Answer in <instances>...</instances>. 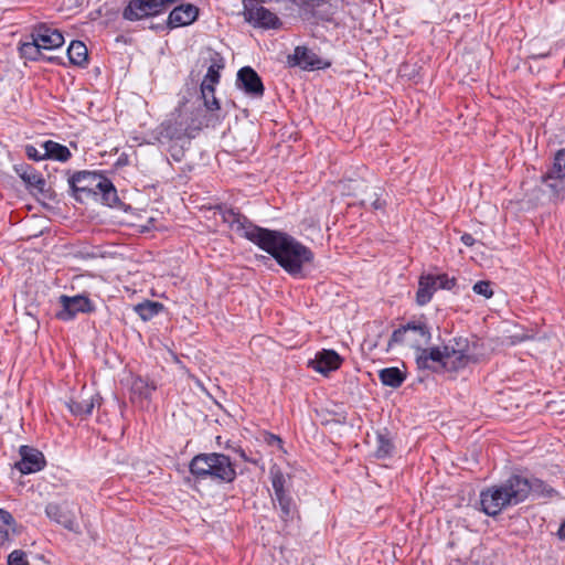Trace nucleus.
<instances>
[{
  "label": "nucleus",
  "mask_w": 565,
  "mask_h": 565,
  "mask_svg": "<svg viewBox=\"0 0 565 565\" xmlns=\"http://www.w3.org/2000/svg\"><path fill=\"white\" fill-rule=\"evenodd\" d=\"M189 470L196 481H211L217 484L232 483L237 477L231 458L221 452L194 456L189 463Z\"/></svg>",
  "instance_id": "3"
},
{
  "label": "nucleus",
  "mask_w": 565,
  "mask_h": 565,
  "mask_svg": "<svg viewBox=\"0 0 565 565\" xmlns=\"http://www.w3.org/2000/svg\"><path fill=\"white\" fill-rule=\"evenodd\" d=\"M222 221L238 236L252 242L269 254L277 264L295 278L303 277V267L311 264L313 252L291 235L260 227L238 210L218 206Z\"/></svg>",
  "instance_id": "1"
},
{
  "label": "nucleus",
  "mask_w": 565,
  "mask_h": 565,
  "mask_svg": "<svg viewBox=\"0 0 565 565\" xmlns=\"http://www.w3.org/2000/svg\"><path fill=\"white\" fill-rule=\"evenodd\" d=\"M395 446L390 436V433L384 429L383 431H379L376 436V448H375V457L377 459H386L393 456Z\"/></svg>",
  "instance_id": "30"
},
{
  "label": "nucleus",
  "mask_w": 565,
  "mask_h": 565,
  "mask_svg": "<svg viewBox=\"0 0 565 565\" xmlns=\"http://www.w3.org/2000/svg\"><path fill=\"white\" fill-rule=\"evenodd\" d=\"M8 565H30L26 553L22 550H14L8 555Z\"/></svg>",
  "instance_id": "37"
},
{
  "label": "nucleus",
  "mask_w": 565,
  "mask_h": 565,
  "mask_svg": "<svg viewBox=\"0 0 565 565\" xmlns=\"http://www.w3.org/2000/svg\"><path fill=\"white\" fill-rule=\"evenodd\" d=\"M553 161L556 163V171H559L561 168L562 172L565 174V148L555 153Z\"/></svg>",
  "instance_id": "42"
},
{
  "label": "nucleus",
  "mask_w": 565,
  "mask_h": 565,
  "mask_svg": "<svg viewBox=\"0 0 565 565\" xmlns=\"http://www.w3.org/2000/svg\"><path fill=\"white\" fill-rule=\"evenodd\" d=\"M529 479L512 475L498 486L487 488L480 493L481 510L489 516H497L510 505L525 501L531 494Z\"/></svg>",
  "instance_id": "2"
},
{
  "label": "nucleus",
  "mask_w": 565,
  "mask_h": 565,
  "mask_svg": "<svg viewBox=\"0 0 565 565\" xmlns=\"http://www.w3.org/2000/svg\"><path fill=\"white\" fill-rule=\"evenodd\" d=\"M67 56L70 60V63L79 66L85 67L88 63V51L84 42L74 40L71 42L68 49H67Z\"/></svg>",
  "instance_id": "28"
},
{
  "label": "nucleus",
  "mask_w": 565,
  "mask_h": 565,
  "mask_svg": "<svg viewBox=\"0 0 565 565\" xmlns=\"http://www.w3.org/2000/svg\"><path fill=\"white\" fill-rule=\"evenodd\" d=\"M203 126L202 109L180 108L161 125V135L169 140L192 139Z\"/></svg>",
  "instance_id": "4"
},
{
  "label": "nucleus",
  "mask_w": 565,
  "mask_h": 565,
  "mask_svg": "<svg viewBox=\"0 0 565 565\" xmlns=\"http://www.w3.org/2000/svg\"><path fill=\"white\" fill-rule=\"evenodd\" d=\"M416 365L419 370L431 372L448 371L447 349L443 347H424L416 353Z\"/></svg>",
  "instance_id": "9"
},
{
  "label": "nucleus",
  "mask_w": 565,
  "mask_h": 565,
  "mask_svg": "<svg viewBox=\"0 0 565 565\" xmlns=\"http://www.w3.org/2000/svg\"><path fill=\"white\" fill-rule=\"evenodd\" d=\"M224 67L223 57L218 53H214L211 58V64L207 67V72L201 83V93L207 92V94L215 92V85L218 84L221 75L220 71Z\"/></svg>",
  "instance_id": "21"
},
{
  "label": "nucleus",
  "mask_w": 565,
  "mask_h": 565,
  "mask_svg": "<svg viewBox=\"0 0 565 565\" xmlns=\"http://www.w3.org/2000/svg\"><path fill=\"white\" fill-rule=\"evenodd\" d=\"M246 19L248 21L253 20L257 25L266 29H276L281 24L279 18L264 7L256 9L248 8L246 10Z\"/></svg>",
  "instance_id": "22"
},
{
  "label": "nucleus",
  "mask_w": 565,
  "mask_h": 565,
  "mask_svg": "<svg viewBox=\"0 0 565 565\" xmlns=\"http://www.w3.org/2000/svg\"><path fill=\"white\" fill-rule=\"evenodd\" d=\"M373 196H374V199L362 200L361 204L363 206H366L367 204H370L374 210L382 209L384 206V202L381 201V199L379 198V193L376 191L373 192Z\"/></svg>",
  "instance_id": "41"
},
{
  "label": "nucleus",
  "mask_w": 565,
  "mask_h": 565,
  "mask_svg": "<svg viewBox=\"0 0 565 565\" xmlns=\"http://www.w3.org/2000/svg\"><path fill=\"white\" fill-rule=\"evenodd\" d=\"M96 171H77L68 178L70 189L72 195L78 202H84L90 199L93 193L94 182L96 181Z\"/></svg>",
  "instance_id": "12"
},
{
  "label": "nucleus",
  "mask_w": 565,
  "mask_h": 565,
  "mask_svg": "<svg viewBox=\"0 0 565 565\" xmlns=\"http://www.w3.org/2000/svg\"><path fill=\"white\" fill-rule=\"evenodd\" d=\"M234 450L238 454V456H239L244 461H246V462H249V461H250V459L247 457V455H246V452H245V450H244L243 448L238 447V448H234Z\"/></svg>",
  "instance_id": "45"
},
{
  "label": "nucleus",
  "mask_w": 565,
  "mask_h": 565,
  "mask_svg": "<svg viewBox=\"0 0 565 565\" xmlns=\"http://www.w3.org/2000/svg\"><path fill=\"white\" fill-rule=\"evenodd\" d=\"M437 290L436 279L434 275H422L418 280V288L416 291V302L418 306L427 305Z\"/></svg>",
  "instance_id": "24"
},
{
  "label": "nucleus",
  "mask_w": 565,
  "mask_h": 565,
  "mask_svg": "<svg viewBox=\"0 0 565 565\" xmlns=\"http://www.w3.org/2000/svg\"><path fill=\"white\" fill-rule=\"evenodd\" d=\"M557 535L559 540L565 541V521L561 523Z\"/></svg>",
  "instance_id": "46"
},
{
  "label": "nucleus",
  "mask_w": 565,
  "mask_h": 565,
  "mask_svg": "<svg viewBox=\"0 0 565 565\" xmlns=\"http://www.w3.org/2000/svg\"><path fill=\"white\" fill-rule=\"evenodd\" d=\"M431 340V327L424 316L414 317L405 324H401L395 329L388 340L387 349L397 345L414 349L416 353Z\"/></svg>",
  "instance_id": "6"
},
{
  "label": "nucleus",
  "mask_w": 565,
  "mask_h": 565,
  "mask_svg": "<svg viewBox=\"0 0 565 565\" xmlns=\"http://www.w3.org/2000/svg\"><path fill=\"white\" fill-rule=\"evenodd\" d=\"M529 201L535 205L557 204L565 200V174L556 171V163L540 177L539 183L527 192Z\"/></svg>",
  "instance_id": "5"
},
{
  "label": "nucleus",
  "mask_w": 565,
  "mask_h": 565,
  "mask_svg": "<svg viewBox=\"0 0 565 565\" xmlns=\"http://www.w3.org/2000/svg\"><path fill=\"white\" fill-rule=\"evenodd\" d=\"M443 349H447V365L450 372L465 369L472 360L467 338L455 337L444 344Z\"/></svg>",
  "instance_id": "8"
},
{
  "label": "nucleus",
  "mask_w": 565,
  "mask_h": 565,
  "mask_svg": "<svg viewBox=\"0 0 565 565\" xmlns=\"http://www.w3.org/2000/svg\"><path fill=\"white\" fill-rule=\"evenodd\" d=\"M475 294L489 299L493 296L492 285L489 280H479L472 286Z\"/></svg>",
  "instance_id": "36"
},
{
  "label": "nucleus",
  "mask_w": 565,
  "mask_h": 565,
  "mask_svg": "<svg viewBox=\"0 0 565 565\" xmlns=\"http://www.w3.org/2000/svg\"><path fill=\"white\" fill-rule=\"evenodd\" d=\"M434 279H436L437 289L451 290L457 284L455 277H448L446 274L434 276Z\"/></svg>",
  "instance_id": "38"
},
{
  "label": "nucleus",
  "mask_w": 565,
  "mask_h": 565,
  "mask_svg": "<svg viewBox=\"0 0 565 565\" xmlns=\"http://www.w3.org/2000/svg\"><path fill=\"white\" fill-rule=\"evenodd\" d=\"M271 486L274 489V497L288 494L286 490V477L277 466H273L269 470Z\"/></svg>",
  "instance_id": "34"
},
{
  "label": "nucleus",
  "mask_w": 565,
  "mask_h": 565,
  "mask_svg": "<svg viewBox=\"0 0 565 565\" xmlns=\"http://www.w3.org/2000/svg\"><path fill=\"white\" fill-rule=\"evenodd\" d=\"M25 154L29 159L34 160V161H41L43 159H46V156H43V152H41L33 145L25 146Z\"/></svg>",
  "instance_id": "40"
},
{
  "label": "nucleus",
  "mask_w": 565,
  "mask_h": 565,
  "mask_svg": "<svg viewBox=\"0 0 565 565\" xmlns=\"http://www.w3.org/2000/svg\"><path fill=\"white\" fill-rule=\"evenodd\" d=\"M169 151L174 161H177V162L182 161V159L184 157V149L182 146L181 147L172 146Z\"/></svg>",
  "instance_id": "43"
},
{
  "label": "nucleus",
  "mask_w": 565,
  "mask_h": 565,
  "mask_svg": "<svg viewBox=\"0 0 565 565\" xmlns=\"http://www.w3.org/2000/svg\"><path fill=\"white\" fill-rule=\"evenodd\" d=\"M42 148L44 149L43 156H46V159H53L60 162H66L72 153L70 149L53 140H46L42 143Z\"/></svg>",
  "instance_id": "29"
},
{
  "label": "nucleus",
  "mask_w": 565,
  "mask_h": 565,
  "mask_svg": "<svg viewBox=\"0 0 565 565\" xmlns=\"http://www.w3.org/2000/svg\"><path fill=\"white\" fill-rule=\"evenodd\" d=\"M214 94H215V92L211 93V94H207V92H205V94L201 93L204 106H205L206 110H209V111H214V110L220 109V103Z\"/></svg>",
  "instance_id": "39"
},
{
  "label": "nucleus",
  "mask_w": 565,
  "mask_h": 565,
  "mask_svg": "<svg viewBox=\"0 0 565 565\" xmlns=\"http://www.w3.org/2000/svg\"><path fill=\"white\" fill-rule=\"evenodd\" d=\"M156 388L153 382L141 376L135 377L131 383V394L140 399H149Z\"/></svg>",
  "instance_id": "33"
},
{
  "label": "nucleus",
  "mask_w": 565,
  "mask_h": 565,
  "mask_svg": "<svg viewBox=\"0 0 565 565\" xmlns=\"http://www.w3.org/2000/svg\"><path fill=\"white\" fill-rule=\"evenodd\" d=\"M45 514L51 520L61 524L66 530L79 533V525L76 522L74 513L68 509L66 503L50 502L45 507Z\"/></svg>",
  "instance_id": "15"
},
{
  "label": "nucleus",
  "mask_w": 565,
  "mask_h": 565,
  "mask_svg": "<svg viewBox=\"0 0 565 565\" xmlns=\"http://www.w3.org/2000/svg\"><path fill=\"white\" fill-rule=\"evenodd\" d=\"M14 534H17L14 518L7 510L0 509V546L10 544Z\"/></svg>",
  "instance_id": "25"
},
{
  "label": "nucleus",
  "mask_w": 565,
  "mask_h": 565,
  "mask_svg": "<svg viewBox=\"0 0 565 565\" xmlns=\"http://www.w3.org/2000/svg\"><path fill=\"white\" fill-rule=\"evenodd\" d=\"M20 456L21 459L14 463V467L23 475L38 472L45 466L43 454L32 447L21 446Z\"/></svg>",
  "instance_id": "17"
},
{
  "label": "nucleus",
  "mask_w": 565,
  "mask_h": 565,
  "mask_svg": "<svg viewBox=\"0 0 565 565\" xmlns=\"http://www.w3.org/2000/svg\"><path fill=\"white\" fill-rule=\"evenodd\" d=\"M529 486L531 487V493L537 497L552 498L556 494V491L547 486L543 480L537 478L529 479Z\"/></svg>",
  "instance_id": "35"
},
{
  "label": "nucleus",
  "mask_w": 565,
  "mask_h": 565,
  "mask_svg": "<svg viewBox=\"0 0 565 565\" xmlns=\"http://www.w3.org/2000/svg\"><path fill=\"white\" fill-rule=\"evenodd\" d=\"M30 38H34V41L39 43L42 51L58 49L64 44L63 34L57 29L51 28L44 23L35 25Z\"/></svg>",
  "instance_id": "14"
},
{
  "label": "nucleus",
  "mask_w": 565,
  "mask_h": 565,
  "mask_svg": "<svg viewBox=\"0 0 565 565\" xmlns=\"http://www.w3.org/2000/svg\"><path fill=\"white\" fill-rule=\"evenodd\" d=\"M169 6V0H130L122 11L127 21H139L160 14Z\"/></svg>",
  "instance_id": "7"
},
{
  "label": "nucleus",
  "mask_w": 565,
  "mask_h": 565,
  "mask_svg": "<svg viewBox=\"0 0 565 565\" xmlns=\"http://www.w3.org/2000/svg\"><path fill=\"white\" fill-rule=\"evenodd\" d=\"M267 440L270 445H273L274 443H277L279 445L281 444V439L278 436L273 435V434L269 435V438Z\"/></svg>",
  "instance_id": "47"
},
{
  "label": "nucleus",
  "mask_w": 565,
  "mask_h": 565,
  "mask_svg": "<svg viewBox=\"0 0 565 565\" xmlns=\"http://www.w3.org/2000/svg\"><path fill=\"white\" fill-rule=\"evenodd\" d=\"M288 62L291 66H299L302 70L322 68V63L318 55L305 46H297L294 54L289 55Z\"/></svg>",
  "instance_id": "20"
},
{
  "label": "nucleus",
  "mask_w": 565,
  "mask_h": 565,
  "mask_svg": "<svg viewBox=\"0 0 565 565\" xmlns=\"http://www.w3.org/2000/svg\"><path fill=\"white\" fill-rule=\"evenodd\" d=\"M15 173L25 183L26 189L44 199H52V190L46 186V181L40 172L28 163H19L13 167Z\"/></svg>",
  "instance_id": "11"
},
{
  "label": "nucleus",
  "mask_w": 565,
  "mask_h": 565,
  "mask_svg": "<svg viewBox=\"0 0 565 565\" xmlns=\"http://www.w3.org/2000/svg\"><path fill=\"white\" fill-rule=\"evenodd\" d=\"M98 399V395L81 396L79 398L71 399L67 403V408L74 416L85 418L92 414Z\"/></svg>",
  "instance_id": "23"
},
{
  "label": "nucleus",
  "mask_w": 565,
  "mask_h": 565,
  "mask_svg": "<svg viewBox=\"0 0 565 565\" xmlns=\"http://www.w3.org/2000/svg\"><path fill=\"white\" fill-rule=\"evenodd\" d=\"M96 179L89 200H100L104 204L114 206L119 201L115 185L108 178L99 172H96Z\"/></svg>",
  "instance_id": "18"
},
{
  "label": "nucleus",
  "mask_w": 565,
  "mask_h": 565,
  "mask_svg": "<svg viewBox=\"0 0 565 565\" xmlns=\"http://www.w3.org/2000/svg\"><path fill=\"white\" fill-rule=\"evenodd\" d=\"M460 239L468 247L472 246L476 243L475 237L469 233H465Z\"/></svg>",
  "instance_id": "44"
},
{
  "label": "nucleus",
  "mask_w": 565,
  "mask_h": 565,
  "mask_svg": "<svg viewBox=\"0 0 565 565\" xmlns=\"http://www.w3.org/2000/svg\"><path fill=\"white\" fill-rule=\"evenodd\" d=\"M164 309L163 303L158 301L145 300L134 307L135 312L143 321H149L158 316Z\"/></svg>",
  "instance_id": "32"
},
{
  "label": "nucleus",
  "mask_w": 565,
  "mask_h": 565,
  "mask_svg": "<svg viewBox=\"0 0 565 565\" xmlns=\"http://www.w3.org/2000/svg\"><path fill=\"white\" fill-rule=\"evenodd\" d=\"M273 500L274 502H277L279 509V518L285 524L294 521L295 518L298 516L296 502L289 493L274 497Z\"/></svg>",
  "instance_id": "26"
},
{
  "label": "nucleus",
  "mask_w": 565,
  "mask_h": 565,
  "mask_svg": "<svg viewBox=\"0 0 565 565\" xmlns=\"http://www.w3.org/2000/svg\"><path fill=\"white\" fill-rule=\"evenodd\" d=\"M379 379L383 385L397 388L404 383L406 374L398 367L392 366L382 369L379 372Z\"/></svg>",
  "instance_id": "31"
},
{
  "label": "nucleus",
  "mask_w": 565,
  "mask_h": 565,
  "mask_svg": "<svg viewBox=\"0 0 565 565\" xmlns=\"http://www.w3.org/2000/svg\"><path fill=\"white\" fill-rule=\"evenodd\" d=\"M236 86L246 95L260 98L264 95L265 87L260 76L250 66H244L237 72Z\"/></svg>",
  "instance_id": "13"
},
{
  "label": "nucleus",
  "mask_w": 565,
  "mask_h": 565,
  "mask_svg": "<svg viewBox=\"0 0 565 565\" xmlns=\"http://www.w3.org/2000/svg\"><path fill=\"white\" fill-rule=\"evenodd\" d=\"M62 309L56 313V317L62 321L73 320L77 313H90L95 310L92 300L83 295L60 297Z\"/></svg>",
  "instance_id": "10"
},
{
  "label": "nucleus",
  "mask_w": 565,
  "mask_h": 565,
  "mask_svg": "<svg viewBox=\"0 0 565 565\" xmlns=\"http://www.w3.org/2000/svg\"><path fill=\"white\" fill-rule=\"evenodd\" d=\"M200 9L192 3L177 6L168 15L166 28L169 30L192 24L199 18Z\"/></svg>",
  "instance_id": "16"
},
{
  "label": "nucleus",
  "mask_w": 565,
  "mask_h": 565,
  "mask_svg": "<svg viewBox=\"0 0 565 565\" xmlns=\"http://www.w3.org/2000/svg\"><path fill=\"white\" fill-rule=\"evenodd\" d=\"M342 362L341 356L334 350H322L316 354V358L309 362L317 372L327 375L340 367Z\"/></svg>",
  "instance_id": "19"
},
{
  "label": "nucleus",
  "mask_w": 565,
  "mask_h": 565,
  "mask_svg": "<svg viewBox=\"0 0 565 565\" xmlns=\"http://www.w3.org/2000/svg\"><path fill=\"white\" fill-rule=\"evenodd\" d=\"M19 53L22 58L29 61H40L46 60L50 63H55L57 57L55 56H45L42 53V49L39 43L34 41V38H31V41L23 42L19 45Z\"/></svg>",
  "instance_id": "27"
}]
</instances>
